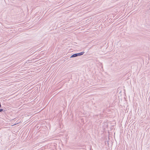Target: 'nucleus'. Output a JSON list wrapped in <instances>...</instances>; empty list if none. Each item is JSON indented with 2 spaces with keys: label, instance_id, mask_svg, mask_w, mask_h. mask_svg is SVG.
Masks as SVG:
<instances>
[{
  "label": "nucleus",
  "instance_id": "nucleus-1",
  "mask_svg": "<svg viewBox=\"0 0 150 150\" xmlns=\"http://www.w3.org/2000/svg\"><path fill=\"white\" fill-rule=\"evenodd\" d=\"M84 52H83L79 53H75L72 54L70 57V58H73L77 57L78 56H81L83 54Z\"/></svg>",
  "mask_w": 150,
  "mask_h": 150
},
{
  "label": "nucleus",
  "instance_id": "nucleus-2",
  "mask_svg": "<svg viewBox=\"0 0 150 150\" xmlns=\"http://www.w3.org/2000/svg\"><path fill=\"white\" fill-rule=\"evenodd\" d=\"M5 110H4V109H2V108H0V112H5Z\"/></svg>",
  "mask_w": 150,
  "mask_h": 150
},
{
  "label": "nucleus",
  "instance_id": "nucleus-3",
  "mask_svg": "<svg viewBox=\"0 0 150 150\" xmlns=\"http://www.w3.org/2000/svg\"><path fill=\"white\" fill-rule=\"evenodd\" d=\"M1 107H1V102H0V108H1Z\"/></svg>",
  "mask_w": 150,
  "mask_h": 150
},
{
  "label": "nucleus",
  "instance_id": "nucleus-4",
  "mask_svg": "<svg viewBox=\"0 0 150 150\" xmlns=\"http://www.w3.org/2000/svg\"><path fill=\"white\" fill-rule=\"evenodd\" d=\"M1 112H0V113Z\"/></svg>",
  "mask_w": 150,
  "mask_h": 150
}]
</instances>
